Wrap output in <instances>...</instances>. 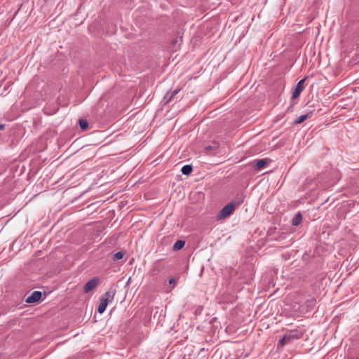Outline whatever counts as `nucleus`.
<instances>
[{
	"mask_svg": "<svg viewBox=\"0 0 359 359\" xmlns=\"http://www.w3.org/2000/svg\"><path fill=\"white\" fill-rule=\"evenodd\" d=\"M114 295L115 294L114 292L108 291L100 297V304L97 307V311L100 313H104L109 303H111L114 301Z\"/></svg>",
	"mask_w": 359,
	"mask_h": 359,
	"instance_id": "nucleus-1",
	"label": "nucleus"
},
{
	"mask_svg": "<svg viewBox=\"0 0 359 359\" xmlns=\"http://www.w3.org/2000/svg\"><path fill=\"white\" fill-rule=\"evenodd\" d=\"M124 256V253L122 252H118L114 254V260H119L121 259Z\"/></svg>",
	"mask_w": 359,
	"mask_h": 359,
	"instance_id": "nucleus-13",
	"label": "nucleus"
},
{
	"mask_svg": "<svg viewBox=\"0 0 359 359\" xmlns=\"http://www.w3.org/2000/svg\"><path fill=\"white\" fill-rule=\"evenodd\" d=\"M175 282H176V279L174 278H171L169 279V283L170 284H174V283H175Z\"/></svg>",
	"mask_w": 359,
	"mask_h": 359,
	"instance_id": "nucleus-15",
	"label": "nucleus"
},
{
	"mask_svg": "<svg viewBox=\"0 0 359 359\" xmlns=\"http://www.w3.org/2000/svg\"><path fill=\"white\" fill-rule=\"evenodd\" d=\"M79 126L82 130H86L88 126V123L86 120L81 119L79 121Z\"/></svg>",
	"mask_w": 359,
	"mask_h": 359,
	"instance_id": "nucleus-12",
	"label": "nucleus"
},
{
	"mask_svg": "<svg viewBox=\"0 0 359 359\" xmlns=\"http://www.w3.org/2000/svg\"><path fill=\"white\" fill-rule=\"evenodd\" d=\"M193 169H192V166L190 165H184L182 168V172L184 174V175H190L192 172Z\"/></svg>",
	"mask_w": 359,
	"mask_h": 359,
	"instance_id": "nucleus-9",
	"label": "nucleus"
},
{
	"mask_svg": "<svg viewBox=\"0 0 359 359\" xmlns=\"http://www.w3.org/2000/svg\"><path fill=\"white\" fill-rule=\"evenodd\" d=\"M306 78H304L302 80H300L295 88L294 89L293 92H292V99H297L301 94V93L303 91V90L304 89V82L306 81Z\"/></svg>",
	"mask_w": 359,
	"mask_h": 359,
	"instance_id": "nucleus-4",
	"label": "nucleus"
},
{
	"mask_svg": "<svg viewBox=\"0 0 359 359\" xmlns=\"http://www.w3.org/2000/svg\"><path fill=\"white\" fill-rule=\"evenodd\" d=\"M287 339V337L286 336H285L283 339H281L279 341V344L281 346H284L286 342Z\"/></svg>",
	"mask_w": 359,
	"mask_h": 359,
	"instance_id": "nucleus-14",
	"label": "nucleus"
},
{
	"mask_svg": "<svg viewBox=\"0 0 359 359\" xmlns=\"http://www.w3.org/2000/svg\"><path fill=\"white\" fill-rule=\"evenodd\" d=\"M311 116V112L300 116L296 121L295 124H300Z\"/></svg>",
	"mask_w": 359,
	"mask_h": 359,
	"instance_id": "nucleus-8",
	"label": "nucleus"
},
{
	"mask_svg": "<svg viewBox=\"0 0 359 359\" xmlns=\"http://www.w3.org/2000/svg\"><path fill=\"white\" fill-rule=\"evenodd\" d=\"M237 204L236 202H231L226 205L218 213L217 220H221L229 217L236 209Z\"/></svg>",
	"mask_w": 359,
	"mask_h": 359,
	"instance_id": "nucleus-2",
	"label": "nucleus"
},
{
	"mask_svg": "<svg viewBox=\"0 0 359 359\" xmlns=\"http://www.w3.org/2000/svg\"><path fill=\"white\" fill-rule=\"evenodd\" d=\"M163 269V266L158 262L154 263L153 265L150 273L151 276H155L158 274Z\"/></svg>",
	"mask_w": 359,
	"mask_h": 359,
	"instance_id": "nucleus-6",
	"label": "nucleus"
},
{
	"mask_svg": "<svg viewBox=\"0 0 359 359\" xmlns=\"http://www.w3.org/2000/svg\"><path fill=\"white\" fill-rule=\"evenodd\" d=\"M268 163V160L267 159H260V160H258L256 163V164L255 165L254 168L256 169V170H261L263 168L265 167V165Z\"/></svg>",
	"mask_w": 359,
	"mask_h": 359,
	"instance_id": "nucleus-7",
	"label": "nucleus"
},
{
	"mask_svg": "<svg viewBox=\"0 0 359 359\" xmlns=\"http://www.w3.org/2000/svg\"><path fill=\"white\" fill-rule=\"evenodd\" d=\"M100 283V279L97 277H95L88 281L86 284L83 287V291L85 293H88L93 290H94L95 287H97V285Z\"/></svg>",
	"mask_w": 359,
	"mask_h": 359,
	"instance_id": "nucleus-3",
	"label": "nucleus"
},
{
	"mask_svg": "<svg viewBox=\"0 0 359 359\" xmlns=\"http://www.w3.org/2000/svg\"><path fill=\"white\" fill-rule=\"evenodd\" d=\"M0 128H1V129H3V128H4V126H0Z\"/></svg>",
	"mask_w": 359,
	"mask_h": 359,
	"instance_id": "nucleus-16",
	"label": "nucleus"
},
{
	"mask_svg": "<svg viewBox=\"0 0 359 359\" xmlns=\"http://www.w3.org/2000/svg\"><path fill=\"white\" fill-rule=\"evenodd\" d=\"M185 245V242L184 241L179 240L177 241L173 245V249L175 250H181Z\"/></svg>",
	"mask_w": 359,
	"mask_h": 359,
	"instance_id": "nucleus-11",
	"label": "nucleus"
},
{
	"mask_svg": "<svg viewBox=\"0 0 359 359\" xmlns=\"http://www.w3.org/2000/svg\"><path fill=\"white\" fill-rule=\"evenodd\" d=\"M302 220V214L299 212L293 218V219H292V224L294 226H297V225H299L301 223Z\"/></svg>",
	"mask_w": 359,
	"mask_h": 359,
	"instance_id": "nucleus-10",
	"label": "nucleus"
},
{
	"mask_svg": "<svg viewBox=\"0 0 359 359\" xmlns=\"http://www.w3.org/2000/svg\"><path fill=\"white\" fill-rule=\"evenodd\" d=\"M41 292L39 291H34L26 299V302L33 304L38 302L41 298Z\"/></svg>",
	"mask_w": 359,
	"mask_h": 359,
	"instance_id": "nucleus-5",
	"label": "nucleus"
}]
</instances>
